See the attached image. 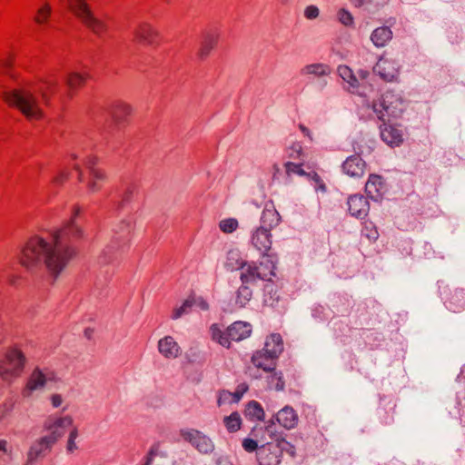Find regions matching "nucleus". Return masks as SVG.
<instances>
[{
    "label": "nucleus",
    "mask_w": 465,
    "mask_h": 465,
    "mask_svg": "<svg viewBox=\"0 0 465 465\" xmlns=\"http://www.w3.org/2000/svg\"><path fill=\"white\" fill-rule=\"evenodd\" d=\"M79 209L63 228L55 231L47 239L40 236L31 238L22 249L20 263L27 271L34 272L45 265L48 272L56 278L75 256L76 250L72 241L84 235L83 229L74 222Z\"/></svg>",
    "instance_id": "1"
},
{
    "label": "nucleus",
    "mask_w": 465,
    "mask_h": 465,
    "mask_svg": "<svg viewBox=\"0 0 465 465\" xmlns=\"http://www.w3.org/2000/svg\"><path fill=\"white\" fill-rule=\"evenodd\" d=\"M2 97L9 105L17 107L29 120L43 117L38 100L30 90L23 88L3 92Z\"/></svg>",
    "instance_id": "2"
},
{
    "label": "nucleus",
    "mask_w": 465,
    "mask_h": 465,
    "mask_svg": "<svg viewBox=\"0 0 465 465\" xmlns=\"http://www.w3.org/2000/svg\"><path fill=\"white\" fill-rule=\"evenodd\" d=\"M372 108L378 118L385 123L390 118L400 117L406 104L401 94L388 91L382 94L381 100L373 103Z\"/></svg>",
    "instance_id": "3"
},
{
    "label": "nucleus",
    "mask_w": 465,
    "mask_h": 465,
    "mask_svg": "<svg viewBox=\"0 0 465 465\" xmlns=\"http://www.w3.org/2000/svg\"><path fill=\"white\" fill-rule=\"evenodd\" d=\"M68 8L94 34L101 36L106 30V24L96 18L90 6L84 0H67Z\"/></svg>",
    "instance_id": "4"
},
{
    "label": "nucleus",
    "mask_w": 465,
    "mask_h": 465,
    "mask_svg": "<svg viewBox=\"0 0 465 465\" xmlns=\"http://www.w3.org/2000/svg\"><path fill=\"white\" fill-rule=\"evenodd\" d=\"M25 364V357L21 351L15 348L7 350L0 361V377L7 381L17 378L22 373Z\"/></svg>",
    "instance_id": "5"
},
{
    "label": "nucleus",
    "mask_w": 465,
    "mask_h": 465,
    "mask_svg": "<svg viewBox=\"0 0 465 465\" xmlns=\"http://www.w3.org/2000/svg\"><path fill=\"white\" fill-rule=\"evenodd\" d=\"M181 436L202 454H210L214 450L213 441L200 430L193 429L183 430H181Z\"/></svg>",
    "instance_id": "6"
},
{
    "label": "nucleus",
    "mask_w": 465,
    "mask_h": 465,
    "mask_svg": "<svg viewBox=\"0 0 465 465\" xmlns=\"http://www.w3.org/2000/svg\"><path fill=\"white\" fill-rule=\"evenodd\" d=\"M72 424L73 419L71 416L49 417L44 423L45 430L49 431V434L45 437L54 445L64 436L65 429L72 426Z\"/></svg>",
    "instance_id": "7"
},
{
    "label": "nucleus",
    "mask_w": 465,
    "mask_h": 465,
    "mask_svg": "<svg viewBox=\"0 0 465 465\" xmlns=\"http://www.w3.org/2000/svg\"><path fill=\"white\" fill-rule=\"evenodd\" d=\"M250 242L262 256H265V254L271 250L272 244L270 228L265 226H259L255 228L251 233Z\"/></svg>",
    "instance_id": "8"
},
{
    "label": "nucleus",
    "mask_w": 465,
    "mask_h": 465,
    "mask_svg": "<svg viewBox=\"0 0 465 465\" xmlns=\"http://www.w3.org/2000/svg\"><path fill=\"white\" fill-rule=\"evenodd\" d=\"M54 444L45 436L35 440L27 452L25 465H33L38 460L44 459L52 450Z\"/></svg>",
    "instance_id": "9"
},
{
    "label": "nucleus",
    "mask_w": 465,
    "mask_h": 465,
    "mask_svg": "<svg viewBox=\"0 0 465 465\" xmlns=\"http://www.w3.org/2000/svg\"><path fill=\"white\" fill-rule=\"evenodd\" d=\"M50 380L51 377L45 374L39 368H35L22 391L23 397L27 399L31 398L35 391H42Z\"/></svg>",
    "instance_id": "10"
},
{
    "label": "nucleus",
    "mask_w": 465,
    "mask_h": 465,
    "mask_svg": "<svg viewBox=\"0 0 465 465\" xmlns=\"http://www.w3.org/2000/svg\"><path fill=\"white\" fill-rule=\"evenodd\" d=\"M260 465H279L282 460L281 450L275 443L262 445L257 452Z\"/></svg>",
    "instance_id": "11"
},
{
    "label": "nucleus",
    "mask_w": 465,
    "mask_h": 465,
    "mask_svg": "<svg viewBox=\"0 0 465 465\" xmlns=\"http://www.w3.org/2000/svg\"><path fill=\"white\" fill-rule=\"evenodd\" d=\"M373 72L386 82H392L398 75L397 64L393 60L381 58L373 66Z\"/></svg>",
    "instance_id": "12"
},
{
    "label": "nucleus",
    "mask_w": 465,
    "mask_h": 465,
    "mask_svg": "<svg viewBox=\"0 0 465 465\" xmlns=\"http://www.w3.org/2000/svg\"><path fill=\"white\" fill-rule=\"evenodd\" d=\"M131 223L126 221H122L114 229V241L111 245L107 246L106 249L103 252V256H101V262H107V259L105 256L110 253L115 247V244H119L121 242H125L128 239L129 233L131 232Z\"/></svg>",
    "instance_id": "13"
},
{
    "label": "nucleus",
    "mask_w": 465,
    "mask_h": 465,
    "mask_svg": "<svg viewBox=\"0 0 465 465\" xmlns=\"http://www.w3.org/2000/svg\"><path fill=\"white\" fill-rule=\"evenodd\" d=\"M365 162L360 155H351L342 163L344 173L352 178H361L365 173Z\"/></svg>",
    "instance_id": "14"
},
{
    "label": "nucleus",
    "mask_w": 465,
    "mask_h": 465,
    "mask_svg": "<svg viewBox=\"0 0 465 465\" xmlns=\"http://www.w3.org/2000/svg\"><path fill=\"white\" fill-rule=\"evenodd\" d=\"M365 192L367 196L372 201H381L385 192L382 177L377 174H371L365 184Z\"/></svg>",
    "instance_id": "15"
},
{
    "label": "nucleus",
    "mask_w": 465,
    "mask_h": 465,
    "mask_svg": "<svg viewBox=\"0 0 465 465\" xmlns=\"http://www.w3.org/2000/svg\"><path fill=\"white\" fill-rule=\"evenodd\" d=\"M243 271L241 273V280L242 284L249 282H254L257 280L271 281L272 273L271 271H261L262 268H259L254 264H246V268H242Z\"/></svg>",
    "instance_id": "16"
},
{
    "label": "nucleus",
    "mask_w": 465,
    "mask_h": 465,
    "mask_svg": "<svg viewBox=\"0 0 465 465\" xmlns=\"http://www.w3.org/2000/svg\"><path fill=\"white\" fill-rule=\"evenodd\" d=\"M350 213L357 218H364L370 210L368 201L362 195H351L347 201Z\"/></svg>",
    "instance_id": "17"
},
{
    "label": "nucleus",
    "mask_w": 465,
    "mask_h": 465,
    "mask_svg": "<svg viewBox=\"0 0 465 465\" xmlns=\"http://www.w3.org/2000/svg\"><path fill=\"white\" fill-rule=\"evenodd\" d=\"M276 421L286 430L296 427L299 421V416L291 406H285L275 415Z\"/></svg>",
    "instance_id": "18"
},
{
    "label": "nucleus",
    "mask_w": 465,
    "mask_h": 465,
    "mask_svg": "<svg viewBox=\"0 0 465 465\" xmlns=\"http://www.w3.org/2000/svg\"><path fill=\"white\" fill-rule=\"evenodd\" d=\"M252 333V326L245 322H235L227 328V335L231 341H240Z\"/></svg>",
    "instance_id": "19"
},
{
    "label": "nucleus",
    "mask_w": 465,
    "mask_h": 465,
    "mask_svg": "<svg viewBox=\"0 0 465 465\" xmlns=\"http://www.w3.org/2000/svg\"><path fill=\"white\" fill-rule=\"evenodd\" d=\"M158 351L165 358L175 359L180 354V346L171 336H165L158 341Z\"/></svg>",
    "instance_id": "20"
},
{
    "label": "nucleus",
    "mask_w": 465,
    "mask_h": 465,
    "mask_svg": "<svg viewBox=\"0 0 465 465\" xmlns=\"http://www.w3.org/2000/svg\"><path fill=\"white\" fill-rule=\"evenodd\" d=\"M381 129V137L383 142L391 146H398L403 142L402 132L399 128L386 124Z\"/></svg>",
    "instance_id": "21"
},
{
    "label": "nucleus",
    "mask_w": 465,
    "mask_h": 465,
    "mask_svg": "<svg viewBox=\"0 0 465 465\" xmlns=\"http://www.w3.org/2000/svg\"><path fill=\"white\" fill-rule=\"evenodd\" d=\"M283 351V342L280 334L273 333L271 334L265 341L264 348L262 351L265 352L269 355V357H272L277 359L279 355Z\"/></svg>",
    "instance_id": "22"
},
{
    "label": "nucleus",
    "mask_w": 465,
    "mask_h": 465,
    "mask_svg": "<svg viewBox=\"0 0 465 465\" xmlns=\"http://www.w3.org/2000/svg\"><path fill=\"white\" fill-rule=\"evenodd\" d=\"M134 35L138 42L145 45H153L158 34L150 25L141 24L134 29Z\"/></svg>",
    "instance_id": "23"
},
{
    "label": "nucleus",
    "mask_w": 465,
    "mask_h": 465,
    "mask_svg": "<svg viewBox=\"0 0 465 465\" xmlns=\"http://www.w3.org/2000/svg\"><path fill=\"white\" fill-rule=\"evenodd\" d=\"M252 362L255 367L262 369L267 372L274 371L276 365L275 359L272 357H269L268 354L262 351H256L252 356Z\"/></svg>",
    "instance_id": "24"
},
{
    "label": "nucleus",
    "mask_w": 465,
    "mask_h": 465,
    "mask_svg": "<svg viewBox=\"0 0 465 465\" xmlns=\"http://www.w3.org/2000/svg\"><path fill=\"white\" fill-rule=\"evenodd\" d=\"M392 38V31L388 26H381L376 28L371 35V40L376 47H384Z\"/></svg>",
    "instance_id": "25"
},
{
    "label": "nucleus",
    "mask_w": 465,
    "mask_h": 465,
    "mask_svg": "<svg viewBox=\"0 0 465 465\" xmlns=\"http://www.w3.org/2000/svg\"><path fill=\"white\" fill-rule=\"evenodd\" d=\"M339 75L348 83L349 91L354 93L358 89L360 84L358 77L353 74L352 70L347 65H340L337 69Z\"/></svg>",
    "instance_id": "26"
},
{
    "label": "nucleus",
    "mask_w": 465,
    "mask_h": 465,
    "mask_svg": "<svg viewBox=\"0 0 465 465\" xmlns=\"http://www.w3.org/2000/svg\"><path fill=\"white\" fill-rule=\"evenodd\" d=\"M131 112L132 108L130 105L126 104H117L111 108L109 114L113 122L115 124L120 125L122 123H124L125 117L129 115Z\"/></svg>",
    "instance_id": "27"
},
{
    "label": "nucleus",
    "mask_w": 465,
    "mask_h": 465,
    "mask_svg": "<svg viewBox=\"0 0 465 465\" xmlns=\"http://www.w3.org/2000/svg\"><path fill=\"white\" fill-rule=\"evenodd\" d=\"M280 215L274 208H266L261 216V225L270 228V231L280 223Z\"/></svg>",
    "instance_id": "28"
},
{
    "label": "nucleus",
    "mask_w": 465,
    "mask_h": 465,
    "mask_svg": "<svg viewBox=\"0 0 465 465\" xmlns=\"http://www.w3.org/2000/svg\"><path fill=\"white\" fill-rule=\"evenodd\" d=\"M244 262L241 258L240 252L237 250H231L226 254L224 267L231 272L242 269Z\"/></svg>",
    "instance_id": "29"
},
{
    "label": "nucleus",
    "mask_w": 465,
    "mask_h": 465,
    "mask_svg": "<svg viewBox=\"0 0 465 465\" xmlns=\"http://www.w3.org/2000/svg\"><path fill=\"white\" fill-rule=\"evenodd\" d=\"M106 181V174L102 170H91L87 187L91 193H96L101 188V183Z\"/></svg>",
    "instance_id": "30"
},
{
    "label": "nucleus",
    "mask_w": 465,
    "mask_h": 465,
    "mask_svg": "<svg viewBox=\"0 0 465 465\" xmlns=\"http://www.w3.org/2000/svg\"><path fill=\"white\" fill-rule=\"evenodd\" d=\"M252 290L246 286L245 284H242L240 286L236 292L235 300H234V306L238 309L244 308L249 302L252 300Z\"/></svg>",
    "instance_id": "31"
},
{
    "label": "nucleus",
    "mask_w": 465,
    "mask_h": 465,
    "mask_svg": "<svg viewBox=\"0 0 465 465\" xmlns=\"http://www.w3.org/2000/svg\"><path fill=\"white\" fill-rule=\"evenodd\" d=\"M331 73L330 67L324 64H311L302 69V74H312L316 77L328 76Z\"/></svg>",
    "instance_id": "32"
},
{
    "label": "nucleus",
    "mask_w": 465,
    "mask_h": 465,
    "mask_svg": "<svg viewBox=\"0 0 465 465\" xmlns=\"http://www.w3.org/2000/svg\"><path fill=\"white\" fill-rule=\"evenodd\" d=\"M52 14V7L48 2H45L36 11L35 16V22L39 25H45L47 24L48 19Z\"/></svg>",
    "instance_id": "33"
},
{
    "label": "nucleus",
    "mask_w": 465,
    "mask_h": 465,
    "mask_svg": "<svg viewBox=\"0 0 465 465\" xmlns=\"http://www.w3.org/2000/svg\"><path fill=\"white\" fill-rule=\"evenodd\" d=\"M245 415L250 419L262 420L264 419V411L259 402L252 401L247 404Z\"/></svg>",
    "instance_id": "34"
},
{
    "label": "nucleus",
    "mask_w": 465,
    "mask_h": 465,
    "mask_svg": "<svg viewBox=\"0 0 465 465\" xmlns=\"http://www.w3.org/2000/svg\"><path fill=\"white\" fill-rule=\"evenodd\" d=\"M212 338L213 341L218 342L220 345L230 348L231 341L227 335V331H223L216 324L211 326Z\"/></svg>",
    "instance_id": "35"
},
{
    "label": "nucleus",
    "mask_w": 465,
    "mask_h": 465,
    "mask_svg": "<svg viewBox=\"0 0 465 465\" xmlns=\"http://www.w3.org/2000/svg\"><path fill=\"white\" fill-rule=\"evenodd\" d=\"M188 361L192 363L202 364L206 361L205 351L198 347H192L186 352Z\"/></svg>",
    "instance_id": "36"
},
{
    "label": "nucleus",
    "mask_w": 465,
    "mask_h": 465,
    "mask_svg": "<svg viewBox=\"0 0 465 465\" xmlns=\"http://www.w3.org/2000/svg\"><path fill=\"white\" fill-rule=\"evenodd\" d=\"M262 261L260 262L259 268H262L261 271H271L272 278L275 276V269L277 263V258L275 255L266 253L265 256H262Z\"/></svg>",
    "instance_id": "37"
},
{
    "label": "nucleus",
    "mask_w": 465,
    "mask_h": 465,
    "mask_svg": "<svg viewBox=\"0 0 465 465\" xmlns=\"http://www.w3.org/2000/svg\"><path fill=\"white\" fill-rule=\"evenodd\" d=\"M223 422L230 432L237 431L242 424L241 417L238 412H232L231 415L224 417Z\"/></svg>",
    "instance_id": "38"
},
{
    "label": "nucleus",
    "mask_w": 465,
    "mask_h": 465,
    "mask_svg": "<svg viewBox=\"0 0 465 465\" xmlns=\"http://www.w3.org/2000/svg\"><path fill=\"white\" fill-rule=\"evenodd\" d=\"M215 44H216V39L214 36L210 35H206L201 44V46H200V49L198 52L199 57L202 59L206 57L209 54L210 51L214 47Z\"/></svg>",
    "instance_id": "39"
},
{
    "label": "nucleus",
    "mask_w": 465,
    "mask_h": 465,
    "mask_svg": "<svg viewBox=\"0 0 465 465\" xmlns=\"http://www.w3.org/2000/svg\"><path fill=\"white\" fill-rule=\"evenodd\" d=\"M239 227V223L235 218H226L219 222V229L224 233H232Z\"/></svg>",
    "instance_id": "40"
},
{
    "label": "nucleus",
    "mask_w": 465,
    "mask_h": 465,
    "mask_svg": "<svg viewBox=\"0 0 465 465\" xmlns=\"http://www.w3.org/2000/svg\"><path fill=\"white\" fill-rule=\"evenodd\" d=\"M193 306V302L189 298L183 302V303L173 310L172 319L177 320L182 316L189 313L190 309Z\"/></svg>",
    "instance_id": "41"
},
{
    "label": "nucleus",
    "mask_w": 465,
    "mask_h": 465,
    "mask_svg": "<svg viewBox=\"0 0 465 465\" xmlns=\"http://www.w3.org/2000/svg\"><path fill=\"white\" fill-rule=\"evenodd\" d=\"M65 83L70 89H74L84 83V77L78 73H72L66 77Z\"/></svg>",
    "instance_id": "42"
},
{
    "label": "nucleus",
    "mask_w": 465,
    "mask_h": 465,
    "mask_svg": "<svg viewBox=\"0 0 465 465\" xmlns=\"http://www.w3.org/2000/svg\"><path fill=\"white\" fill-rule=\"evenodd\" d=\"M275 444L281 450V456L282 455V452H286L290 456L295 457V447L289 441L285 440L284 439H277V442Z\"/></svg>",
    "instance_id": "43"
},
{
    "label": "nucleus",
    "mask_w": 465,
    "mask_h": 465,
    "mask_svg": "<svg viewBox=\"0 0 465 465\" xmlns=\"http://www.w3.org/2000/svg\"><path fill=\"white\" fill-rule=\"evenodd\" d=\"M270 383L274 387L275 391H283L285 383L282 372H273L270 378Z\"/></svg>",
    "instance_id": "44"
},
{
    "label": "nucleus",
    "mask_w": 465,
    "mask_h": 465,
    "mask_svg": "<svg viewBox=\"0 0 465 465\" xmlns=\"http://www.w3.org/2000/svg\"><path fill=\"white\" fill-rule=\"evenodd\" d=\"M284 166H285V171L288 175L297 174L300 176H303L306 174L305 171L302 169V165L299 163L287 162Z\"/></svg>",
    "instance_id": "45"
},
{
    "label": "nucleus",
    "mask_w": 465,
    "mask_h": 465,
    "mask_svg": "<svg viewBox=\"0 0 465 465\" xmlns=\"http://www.w3.org/2000/svg\"><path fill=\"white\" fill-rule=\"evenodd\" d=\"M78 437V430L76 428H74L68 436L67 444H66V450L69 453H73L75 450L78 449L75 440Z\"/></svg>",
    "instance_id": "46"
},
{
    "label": "nucleus",
    "mask_w": 465,
    "mask_h": 465,
    "mask_svg": "<svg viewBox=\"0 0 465 465\" xmlns=\"http://www.w3.org/2000/svg\"><path fill=\"white\" fill-rule=\"evenodd\" d=\"M339 21L345 26H351L353 25V16L346 9L342 8L338 12Z\"/></svg>",
    "instance_id": "47"
},
{
    "label": "nucleus",
    "mask_w": 465,
    "mask_h": 465,
    "mask_svg": "<svg viewBox=\"0 0 465 465\" xmlns=\"http://www.w3.org/2000/svg\"><path fill=\"white\" fill-rule=\"evenodd\" d=\"M234 403L232 392L228 391H222L219 394L217 404L222 406L224 404Z\"/></svg>",
    "instance_id": "48"
},
{
    "label": "nucleus",
    "mask_w": 465,
    "mask_h": 465,
    "mask_svg": "<svg viewBox=\"0 0 465 465\" xmlns=\"http://www.w3.org/2000/svg\"><path fill=\"white\" fill-rule=\"evenodd\" d=\"M320 10L316 5H311L304 9V16L307 19L312 20L319 16Z\"/></svg>",
    "instance_id": "49"
},
{
    "label": "nucleus",
    "mask_w": 465,
    "mask_h": 465,
    "mask_svg": "<svg viewBox=\"0 0 465 465\" xmlns=\"http://www.w3.org/2000/svg\"><path fill=\"white\" fill-rule=\"evenodd\" d=\"M248 391V386L244 383L238 385L236 391L232 392L233 402H238L242 398L243 394Z\"/></svg>",
    "instance_id": "50"
},
{
    "label": "nucleus",
    "mask_w": 465,
    "mask_h": 465,
    "mask_svg": "<svg viewBox=\"0 0 465 465\" xmlns=\"http://www.w3.org/2000/svg\"><path fill=\"white\" fill-rule=\"evenodd\" d=\"M242 447L247 452H252L258 449V443L252 439H244L242 441Z\"/></svg>",
    "instance_id": "51"
},
{
    "label": "nucleus",
    "mask_w": 465,
    "mask_h": 465,
    "mask_svg": "<svg viewBox=\"0 0 465 465\" xmlns=\"http://www.w3.org/2000/svg\"><path fill=\"white\" fill-rule=\"evenodd\" d=\"M265 432L269 435L271 439H274L277 437L278 432L273 420H270L266 425Z\"/></svg>",
    "instance_id": "52"
},
{
    "label": "nucleus",
    "mask_w": 465,
    "mask_h": 465,
    "mask_svg": "<svg viewBox=\"0 0 465 465\" xmlns=\"http://www.w3.org/2000/svg\"><path fill=\"white\" fill-rule=\"evenodd\" d=\"M97 162V158L94 156H88L84 161V165L88 170V173H91V170H99L95 167Z\"/></svg>",
    "instance_id": "53"
},
{
    "label": "nucleus",
    "mask_w": 465,
    "mask_h": 465,
    "mask_svg": "<svg viewBox=\"0 0 465 465\" xmlns=\"http://www.w3.org/2000/svg\"><path fill=\"white\" fill-rule=\"evenodd\" d=\"M158 449H159L158 443L152 446V448L150 449V450L146 456L145 463H147V465L152 464L153 458L157 455Z\"/></svg>",
    "instance_id": "54"
},
{
    "label": "nucleus",
    "mask_w": 465,
    "mask_h": 465,
    "mask_svg": "<svg viewBox=\"0 0 465 465\" xmlns=\"http://www.w3.org/2000/svg\"><path fill=\"white\" fill-rule=\"evenodd\" d=\"M312 84L318 89L322 90L324 89L328 84L327 76H320L317 77L315 81L312 82Z\"/></svg>",
    "instance_id": "55"
},
{
    "label": "nucleus",
    "mask_w": 465,
    "mask_h": 465,
    "mask_svg": "<svg viewBox=\"0 0 465 465\" xmlns=\"http://www.w3.org/2000/svg\"><path fill=\"white\" fill-rule=\"evenodd\" d=\"M193 302V305L199 307L203 311H206L209 308L208 303L201 297L198 298H192L191 299Z\"/></svg>",
    "instance_id": "56"
},
{
    "label": "nucleus",
    "mask_w": 465,
    "mask_h": 465,
    "mask_svg": "<svg viewBox=\"0 0 465 465\" xmlns=\"http://www.w3.org/2000/svg\"><path fill=\"white\" fill-rule=\"evenodd\" d=\"M291 151H292V153H290V156L294 159H297L300 157V155L302 153V145L299 143H295L291 147Z\"/></svg>",
    "instance_id": "57"
},
{
    "label": "nucleus",
    "mask_w": 465,
    "mask_h": 465,
    "mask_svg": "<svg viewBox=\"0 0 465 465\" xmlns=\"http://www.w3.org/2000/svg\"><path fill=\"white\" fill-rule=\"evenodd\" d=\"M51 402L54 408H58L63 402V398L60 394H53L51 396Z\"/></svg>",
    "instance_id": "58"
},
{
    "label": "nucleus",
    "mask_w": 465,
    "mask_h": 465,
    "mask_svg": "<svg viewBox=\"0 0 465 465\" xmlns=\"http://www.w3.org/2000/svg\"><path fill=\"white\" fill-rule=\"evenodd\" d=\"M355 7H367L371 5V0H351Z\"/></svg>",
    "instance_id": "59"
},
{
    "label": "nucleus",
    "mask_w": 465,
    "mask_h": 465,
    "mask_svg": "<svg viewBox=\"0 0 465 465\" xmlns=\"http://www.w3.org/2000/svg\"><path fill=\"white\" fill-rule=\"evenodd\" d=\"M69 173L61 172L56 177L54 178V183L56 184L62 183L64 180L68 179Z\"/></svg>",
    "instance_id": "60"
},
{
    "label": "nucleus",
    "mask_w": 465,
    "mask_h": 465,
    "mask_svg": "<svg viewBox=\"0 0 465 465\" xmlns=\"http://www.w3.org/2000/svg\"><path fill=\"white\" fill-rule=\"evenodd\" d=\"M299 128H300V130L302 131V133L306 137H308V138H309V140H310V141H312V140H313V138H312V132L310 131V129H309V128H307V127H306L305 125H303V124H300V125H299Z\"/></svg>",
    "instance_id": "61"
},
{
    "label": "nucleus",
    "mask_w": 465,
    "mask_h": 465,
    "mask_svg": "<svg viewBox=\"0 0 465 465\" xmlns=\"http://www.w3.org/2000/svg\"><path fill=\"white\" fill-rule=\"evenodd\" d=\"M313 180L319 183V187L322 191L325 192L326 191V186L325 184L323 183V182L322 181L321 177L317 174V173H314L313 174Z\"/></svg>",
    "instance_id": "62"
},
{
    "label": "nucleus",
    "mask_w": 465,
    "mask_h": 465,
    "mask_svg": "<svg viewBox=\"0 0 465 465\" xmlns=\"http://www.w3.org/2000/svg\"><path fill=\"white\" fill-rule=\"evenodd\" d=\"M369 74H370L369 72L366 70H359L357 72L358 79L360 78L361 80L366 79L369 76Z\"/></svg>",
    "instance_id": "63"
},
{
    "label": "nucleus",
    "mask_w": 465,
    "mask_h": 465,
    "mask_svg": "<svg viewBox=\"0 0 465 465\" xmlns=\"http://www.w3.org/2000/svg\"><path fill=\"white\" fill-rule=\"evenodd\" d=\"M216 465H232V464L227 458L220 457L216 461Z\"/></svg>",
    "instance_id": "64"
}]
</instances>
